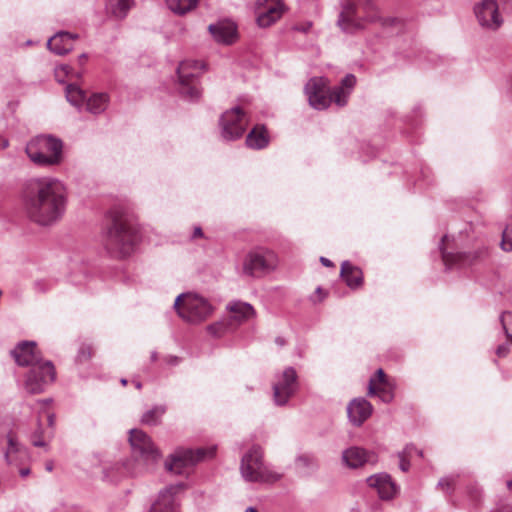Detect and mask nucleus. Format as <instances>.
<instances>
[{
	"label": "nucleus",
	"instance_id": "5701e85b",
	"mask_svg": "<svg viewBox=\"0 0 512 512\" xmlns=\"http://www.w3.org/2000/svg\"><path fill=\"white\" fill-rule=\"evenodd\" d=\"M208 30L219 43L232 44L237 38V27L231 21H220L210 24Z\"/></svg>",
	"mask_w": 512,
	"mask_h": 512
},
{
	"label": "nucleus",
	"instance_id": "37998d69",
	"mask_svg": "<svg viewBox=\"0 0 512 512\" xmlns=\"http://www.w3.org/2000/svg\"><path fill=\"white\" fill-rule=\"evenodd\" d=\"M371 379H375V385L377 383H379L381 385H386L387 384L386 375H385L383 369H381V368H379L376 371L375 376L372 377Z\"/></svg>",
	"mask_w": 512,
	"mask_h": 512
},
{
	"label": "nucleus",
	"instance_id": "338daca9",
	"mask_svg": "<svg viewBox=\"0 0 512 512\" xmlns=\"http://www.w3.org/2000/svg\"><path fill=\"white\" fill-rule=\"evenodd\" d=\"M121 383H122L123 385H126V384H127V380H126V379H122V380H121Z\"/></svg>",
	"mask_w": 512,
	"mask_h": 512
},
{
	"label": "nucleus",
	"instance_id": "f3484780",
	"mask_svg": "<svg viewBox=\"0 0 512 512\" xmlns=\"http://www.w3.org/2000/svg\"><path fill=\"white\" fill-rule=\"evenodd\" d=\"M284 12L282 0H257L255 4L256 21L260 27H269L279 20Z\"/></svg>",
	"mask_w": 512,
	"mask_h": 512
},
{
	"label": "nucleus",
	"instance_id": "39448f33",
	"mask_svg": "<svg viewBox=\"0 0 512 512\" xmlns=\"http://www.w3.org/2000/svg\"><path fill=\"white\" fill-rule=\"evenodd\" d=\"M342 10L337 24L346 33H355L367 23L379 19V12L373 0H342Z\"/></svg>",
	"mask_w": 512,
	"mask_h": 512
},
{
	"label": "nucleus",
	"instance_id": "cd10ccee",
	"mask_svg": "<svg viewBox=\"0 0 512 512\" xmlns=\"http://www.w3.org/2000/svg\"><path fill=\"white\" fill-rule=\"evenodd\" d=\"M7 449L5 451V460L9 465H17L19 459L26 456L25 449L19 444L14 433L7 434Z\"/></svg>",
	"mask_w": 512,
	"mask_h": 512
},
{
	"label": "nucleus",
	"instance_id": "f8f14e48",
	"mask_svg": "<svg viewBox=\"0 0 512 512\" xmlns=\"http://www.w3.org/2000/svg\"><path fill=\"white\" fill-rule=\"evenodd\" d=\"M220 135L225 141H234L241 138L246 130L248 119L240 107H233L225 111L220 118Z\"/></svg>",
	"mask_w": 512,
	"mask_h": 512
},
{
	"label": "nucleus",
	"instance_id": "aec40b11",
	"mask_svg": "<svg viewBox=\"0 0 512 512\" xmlns=\"http://www.w3.org/2000/svg\"><path fill=\"white\" fill-rule=\"evenodd\" d=\"M11 353L16 363L20 366L32 367L41 361L40 356L36 352V343L34 341H23L19 343Z\"/></svg>",
	"mask_w": 512,
	"mask_h": 512
},
{
	"label": "nucleus",
	"instance_id": "e2e57ef3",
	"mask_svg": "<svg viewBox=\"0 0 512 512\" xmlns=\"http://www.w3.org/2000/svg\"><path fill=\"white\" fill-rule=\"evenodd\" d=\"M507 488L512 490V480L507 481Z\"/></svg>",
	"mask_w": 512,
	"mask_h": 512
},
{
	"label": "nucleus",
	"instance_id": "a211bd4d",
	"mask_svg": "<svg viewBox=\"0 0 512 512\" xmlns=\"http://www.w3.org/2000/svg\"><path fill=\"white\" fill-rule=\"evenodd\" d=\"M183 487V484L171 485L160 491L157 500L152 504L149 512H180L175 494Z\"/></svg>",
	"mask_w": 512,
	"mask_h": 512
},
{
	"label": "nucleus",
	"instance_id": "f257e3e1",
	"mask_svg": "<svg viewBox=\"0 0 512 512\" xmlns=\"http://www.w3.org/2000/svg\"><path fill=\"white\" fill-rule=\"evenodd\" d=\"M22 206L27 217L40 226L59 222L68 202L67 190L62 181L45 176L29 179L22 190Z\"/></svg>",
	"mask_w": 512,
	"mask_h": 512
},
{
	"label": "nucleus",
	"instance_id": "f704fd0d",
	"mask_svg": "<svg viewBox=\"0 0 512 512\" xmlns=\"http://www.w3.org/2000/svg\"><path fill=\"white\" fill-rule=\"evenodd\" d=\"M413 453H415L417 456L422 457L423 451L419 450L414 445L410 444L407 445L403 451L398 453L399 457V467L403 472H407L410 468V462L409 458L412 457Z\"/></svg>",
	"mask_w": 512,
	"mask_h": 512
},
{
	"label": "nucleus",
	"instance_id": "de8ad7c7",
	"mask_svg": "<svg viewBox=\"0 0 512 512\" xmlns=\"http://www.w3.org/2000/svg\"><path fill=\"white\" fill-rule=\"evenodd\" d=\"M315 294L318 296V299H315L314 296L311 297L314 303L321 302L327 295L320 286L316 288Z\"/></svg>",
	"mask_w": 512,
	"mask_h": 512
},
{
	"label": "nucleus",
	"instance_id": "6e6d98bb",
	"mask_svg": "<svg viewBox=\"0 0 512 512\" xmlns=\"http://www.w3.org/2000/svg\"><path fill=\"white\" fill-rule=\"evenodd\" d=\"M275 342H276V344H277L278 346H280V347H282V346H284V345H285V340H284V338H282V337H277V338L275 339Z\"/></svg>",
	"mask_w": 512,
	"mask_h": 512
},
{
	"label": "nucleus",
	"instance_id": "4c0bfd02",
	"mask_svg": "<svg viewBox=\"0 0 512 512\" xmlns=\"http://www.w3.org/2000/svg\"><path fill=\"white\" fill-rule=\"evenodd\" d=\"M53 286V282L47 279H37L33 282V290L39 294L49 292Z\"/></svg>",
	"mask_w": 512,
	"mask_h": 512
},
{
	"label": "nucleus",
	"instance_id": "69168bd1",
	"mask_svg": "<svg viewBox=\"0 0 512 512\" xmlns=\"http://www.w3.org/2000/svg\"><path fill=\"white\" fill-rule=\"evenodd\" d=\"M141 386H142V385H141V383H140V382H137V383H136V388H137V389H140V388H141Z\"/></svg>",
	"mask_w": 512,
	"mask_h": 512
},
{
	"label": "nucleus",
	"instance_id": "49530a36",
	"mask_svg": "<svg viewBox=\"0 0 512 512\" xmlns=\"http://www.w3.org/2000/svg\"><path fill=\"white\" fill-rule=\"evenodd\" d=\"M438 486L441 487L443 490H449L452 486V479L448 477L442 478L438 482Z\"/></svg>",
	"mask_w": 512,
	"mask_h": 512
},
{
	"label": "nucleus",
	"instance_id": "a878e982",
	"mask_svg": "<svg viewBox=\"0 0 512 512\" xmlns=\"http://www.w3.org/2000/svg\"><path fill=\"white\" fill-rule=\"evenodd\" d=\"M340 276L351 289H356L362 285L363 273L361 269L352 265L349 261H344L341 264Z\"/></svg>",
	"mask_w": 512,
	"mask_h": 512
},
{
	"label": "nucleus",
	"instance_id": "e433bc0d",
	"mask_svg": "<svg viewBox=\"0 0 512 512\" xmlns=\"http://www.w3.org/2000/svg\"><path fill=\"white\" fill-rule=\"evenodd\" d=\"M231 329L232 324L229 320L215 322L207 326V331L214 337H221Z\"/></svg>",
	"mask_w": 512,
	"mask_h": 512
},
{
	"label": "nucleus",
	"instance_id": "4d7b16f0",
	"mask_svg": "<svg viewBox=\"0 0 512 512\" xmlns=\"http://www.w3.org/2000/svg\"><path fill=\"white\" fill-rule=\"evenodd\" d=\"M150 359L152 362L158 359V353L156 351L151 352Z\"/></svg>",
	"mask_w": 512,
	"mask_h": 512
},
{
	"label": "nucleus",
	"instance_id": "c03bdc74",
	"mask_svg": "<svg viewBox=\"0 0 512 512\" xmlns=\"http://www.w3.org/2000/svg\"><path fill=\"white\" fill-rule=\"evenodd\" d=\"M64 69L65 68H60L59 66H57L54 70L55 79L59 83H64L67 78Z\"/></svg>",
	"mask_w": 512,
	"mask_h": 512
},
{
	"label": "nucleus",
	"instance_id": "bb28decb",
	"mask_svg": "<svg viewBox=\"0 0 512 512\" xmlns=\"http://www.w3.org/2000/svg\"><path fill=\"white\" fill-rule=\"evenodd\" d=\"M318 468V460L313 454L302 453L295 458V469L300 476H311Z\"/></svg>",
	"mask_w": 512,
	"mask_h": 512
},
{
	"label": "nucleus",
	"instance_id": "dca6fc26",
	"mask_svg": "<svg viewBox=\"0 0 512 512\" xmlns=\"http://www.w3.org/2000/svg\"><path fill=\"white\" fill-rule=\"evenodd\" d=\"M449 238L448 235H444L440 243V251L442 255L443 263L447 270L452 268H464L472 266L482 260H484L488 254L486 248H479L474 252L469 253H448L443 247L445 241Z\"/></svg>",
	"mask_w": 512,
	"mask_h": 512
},
{
	"label": "nucleus",
	"instance_id": "72a5a7b5",
	"mask_svg": "<svg viewBox=\"0 0 512 512\" xmlns=\"http://www.w3.org/2000/svg\"><path fill=\"white\" fill-rule=\"evenodd\" d=\"M67 100L75 107L83 105L86 93L76 84H68L65 89Z\"/></svg>",
	"mask_w": 512,
	"mask_h": 512
},
{
	"label": "nucleus",
	"instance_id": "412c9836",
	"mask_svg": "<svg viewBox=\"0 0 512 512\" xmlns=\"http://www.w3.org/2000/svg\"><path fill=\"white\" fill-rule=\"evenodd\" d=\"M370 487L376 489L379 497L383 500H390L397 492V486L390 475L385 473L375 474L367 478Z\"/></svg>",
	"mask_w": 512,
	"mask_h": 512
},
{
	"label": "nucleus",
	"instance_id": "79ce46f5",
	"mask_svg": "<svg viewBox=\"0 0 512 512\" xmlns=\"http://www.w3.org/2000/svg\"><path fill=\"white\" fill-rule=\"evenodd\" d=\"M60 68H65L64 72L67 78L69 79H79L82 77L81 71H75L70 65L63 64L59 66Z\"/></svg>",
	"mask_w": 512,
	"mask_h": 512
},
{
	"label": "nucleus",
	"instance_id": "c9c22d12",
	"mask_svg": "<svg viewBox=\"0 0 512 512\" xmlns=\"http://www.w3.org/2000/svg\"><path fill=\"white\" fill-rule=\"evenodd\" d=\"M166 411L165 406L157 405L146 411L141 418V422L146 425H157L160 422L161 417Z\"/></svg>",
	"mask_w": 512,
	"mask_h": 512
},
{
	"label": "nucleus",
	"instance_id": "20e7f679",
	"mask_svg": "<svg viewBox=\"0 0 512 512\" xmlns=\"http://www.w3.org/2000/svg\"><path fill=\"white\" fill-rule=\"evenodd\" d=\"M132 459L125 463L127 472L132 476L153 471L161 454L151 438L142 430L131 429L129 432Z\"/></svg>",
	"mask_w": 512,
	"mask_h": 512
},
{
	"label": "nucleus",
	"instance_id": "864d4df0",
	"mask_svg": "<svg viewBox=\"0 0 512 512\" xmlns=\"http://www.w3.org/2000/svg\"><path fill=\"white\" fill-rule=\"evenodd\" d=\"M19 474L21 477H26L30 474V469L29 468H21L19 470Z\"/></svg>",
	"mask_w": 512,
	"mask_h": 512
},
{
	"label": "nucleus",
	"instance_id": "7ed1b4c3",
	"mask_svg": "<svg viewBox=\"0 0 512 512\" xmlns=\"http://www.w3.org/2000/svg\"><path fill=\"white\" fill-rule=\"evenodd\" d=\"M328 80L324 77H313L305 85L304 91L311 107L324 110L333 102L339 107L347 104L349 96L356 85V77L347 74L340 85L330 89Z\"/></svg>",
	"mask_w": 512,
	"mask_h": 512
},
{
	"label": "nucleus",
	"instance_id": "b1692460",
	"mask_svg": "<svg viewBox=\"0 0 512 512\" xmlns=\"http://www.w3.org/2000/svg\"><path fill=\"white\" fill-rule=\"evenodd\" d=\"M342 460L346 466L358 468L365 463L376 462V456L374 453L367 452L359 447H350L343 451Z\"/></svg>",
	"mask_w": 512,
	"mask_h": 512
},
{
	"label": "nucleus",
	"instance_id": "9b49d317",
	"mask_svg": "<svg viewBox=\"0 0 512 512\" xmlns=\"http://www.w3.org/2000/svg\"><path fill=\"white\" fill-rule=\"evenodd\" d=\"M215 454V448H179L165 462V468L174 474H184L186 469Z\"/></svg>",
	"mask_w": 512,
	"mask_h": 512
},
{
	"label": "nucleus",
	"instance_id": "0eeeda50",
	"mask_svg": "<svg viewBox=\"0 0 512 512\" xmlns=\"http://www.w3.org/2000/svg\"><path fill=\"white\" fill-rule=\"evenodd\" d=\"M240 472L245 481L265 482L278 481L282 475L272 471L263 461V451L260 446L254 445L246 452L240 464Z\"/></svg>",
	"mask_w": 512,
	"mask_h": 512
},
{
	"label": "nucleus",
	"instance_id": "2f4dec72",
	"mask_svg": "<svg viewBox=\"0 0 512 512\" xmlns=\"http://www.w3.org/2000/svg\"><path fill=\"white\" fill-rule=\"evenodd\" d=\"M168 8L177 15H184L193 10L198 0H165Z\"/></svg>",
	"mask_w": 512,
	"mask_h": 512
},
{
	"label": "nucleus",
	"instance_id": "7c9ffc66",
	"mask_svg": "<svg viewBox=\"0 0 512 512\" xmlns=\"http://www.w3.org/2000/svg\"><path fill=\"white\" fill-rule=\"evenodd\" d=\"M134 4V0H109L107 7L114 17L123 19L127 16Z\"/></svg>",
	"mask_w": 512,
	"mask_h": 512
},
{
	"label": "nucleus",
	"instance_id": "6e6552de",
	"mask_svg": "<svg viewBox=\"0 0 512 512\" xmlns=\"http://www.w3.org/2000/svg\"><path fill=\"white\" fill-rule=\"evenodd\" d=\"M174 308L178 315L190 324H199L213 313V306L196 293H183L176 297Z\"/></svg>",
	"mask_w": 512,
	"mask_h": 512
},
{
	"label": "nucleus",
	"instance_id": "1a4fd4ad",
	"mask_svg": "<svg viewBox=\"0 0 512 512\" xmlns=\"http://www.w3.org/2000/svg\"><path fill=\"white\" fill-rule=\"evenodd\" d=\"M278 263V256L273 250L255 247L244 256L242 274L251 278H262L273 272Z\"/></svg>",
	"mask_w": 512,
	"mask_h": 512
},
{
	"label": "nucleus",
	"instance_id": "a18cd8bd",
	"mask_svg": "<svg viewBox=\"0 0 512 512\" xmlns=\"http://www.w3.org/2000/svg\"><path fill=\"white\" fill-rule=\"evenodd\" d=\"M509 352V345L508 344H501L496 349V354L499 357H505Z\"/></svg>",
	"mask_w": 512,
	"mask_h": 512
},
{
	"label": "nucleus",
	"instance_id": "58836bf2",
	"mask_svg": "<svg viewBox=\"0 0 512 512\" xmlns=\"http://www.w3.org/2000/svg\"><path fill=\"white\" fill-rule=\"evenodd\" d=\"M92 354H93L92 347L88 344H82L78 350V353L76 356V362L84 363L91 358Z\"/></svg>",
	"mask_w": 512,
	"mask_h": 512
},
{
	"label": "nucleus",
	"instance_id": "f03ea898",
	"mask_svg": "<svg viewBox=\"0 0 512 512\" xmlns=\"http://www.w3.org/2000/svg\"><path fill=\"white\" fill-rule=\"evenodd\" d=\"M102 239L106 250L112 256L122 258L134 252L139 236L136 227L126 216L118 211H111L107 215Z\"/></svg>",
	"mask_w": 512,
	"mask_h": 512
},
{
	"label": "nucleus",
	"instance_id": "13d9d810",
	"mask_svg": "<svg viewBox=\"0 0 512 512\" xmlns=\"http://www.w3.org/2000/svg\"><path fill=\"white\" fill-rule=\"evenodd\" d=\"M471 494H472V497H473L474 499H477V498L479 497V495H480V492H479V490H478L477 488H475V489L473 490V492H471Z\"/></svg>",
	"mask_w": 512,
	"mask_h": 512
},
{
	"label": "nucleus",
	"instance_id": "052dcab7",
	"mask_svg": "<svg viewBox=\"0 0 512 512\" xmlns=\"http://www.w3.org/2000/svg\"><path fill=\"white\" fill-rule=\"evenodd\" d=\"M245 512H258L254 507H248Z\"/></svg>",
	"mask_w": 512,
	"mask_h": 512
},
{
	"label": "nucleus",
	"instance_id": "c85d7f7f",
	"mask_svg": "<svg viewBox=\"0 0 512 512\" xmlns=\"http://www.w3.org/2000/svg\"><path fill=\"white\" fill-rule=\"evenodd\" d=\"M269 135L264 126H255L246 137V145L255 150H261L268 146Z\"/></svg>",
	"mask_w": 512,
	"mask_h": 512
},
{
	"label": "nucleus",
	"instance_id": "a19ab883",
	"mask_svg": "<svg viewBox=\"0 0 512 512\" xmlns=\"http://www.w3.org/2000/svg\"><path fill=\"white\" fill-rule=\"evenodd\" d=\"M43 429L40 420L38 421V428L31 435V443L35 447H46L47 443L42 439Z\"/></svg>",
	"mask_w": 512,
	"mask_h": 512
},
{
	"label": "nucleus",
	"instance_id": "4468645a",
	"mask_svg": "<svg viewBox=\"0 0 512 512\" xmlns=\"http://www.w3.org/2000/svg\"><path fill=\"white\" fill-rule=\"evenodd\" d=\"M55 367L51 361H39L29 370L25 389L31 394H39L44 391L47 384L55 380Z\"/></svg>",
	"mask_w": 512,
	"mask_h": 512
},
{
	"label": "nucleus",
	"instance_id": "9d476101",
	"mask_svg": "<svg viewBox=\"0 0 512 512\" xmlns=\"http://www.w3.org/2000/svg\"><path fill=\"white\" fill-rule=\"evenodd\" d=\"M205 65L197 60L182 61L177 68L179 92L188 101H196L201 96L198 79Z\"/></svg>",
	"mask_w": 512,
	"mask_h": 512
},
{
	"label": "nucleus",
	"instance_id": "bf43d9fd",
	"mask_svg": "<svg viewBox=\"0 0 512 512\" xmlns=\"http://www.w3.org/2000/svg\"><path fill=\"white\" fill-rule=\"evenodd\" d=\"M310 27H311V24H307L306 26H303L302 28H297V29L301 30L303 32H307Z\"/></svg>",
	"mask_w": 512,
	"mask_h": 512
},
{
	"label": "nucleus",
	"instance_id": "5fc2aeb1",
	"mask_svg": "<svg viewBox=\"0 0 512 512\" xmlns=\"http://www.w3.org/2000/svg\"><path fill=\"white\" fill-rule=\"evenodd\" d=\"M88 56L86 53H83L81 54L79 57H78V62L80 65H83L85 63V61L87 60Z\"/></svg>",
	"mask_w": 512,
	"mask_h": 512
},
{
	"label": "nucleus",
	"instance_id": "680f3d73",
	"mask_svg": "<svg viewBox=\"0 0 512 512\" xmlns=\"http://www.w3.org/2000/svg\"><path fill=\"white\" fill-rule=\"evenodd\" d=\"M46 469H47L48 471H52V469H53V464H52V463H48V464H46Z\"/></svg>",
	"mask_w": 512,
	"mask_h": 512
},
{
	"label": "nucleus",
	"instance_id": "774afa93",
	"mask_svg": "<svg viewBox=\"0 0 512 512\" xmlns=\"http://www.w3.org/2000/svg\"><path fill=\"white\" fill-rule=\"evenodd\" d=\"M509 228L511 229V232H512V226H511V227H509Z\"/></svg>",
	"mask_w": 512,
	"mask_h": 512
},
{
	"label": "nucleus",
	"instance_id": "0e129e2a",
	"mask_svg": "<svg viewBox=\"0 0 512 512\" xmlns=\"http://www.w3.org/2000/svg\"><path fill=\"white\" fill-rule=\"evenodd\" d=\"M48 420H49V424H50V425H52V424H53V416H52V415H50V416L48 417Z\"/></svg>",
	"mask_w": 512,
	"mask_h": 512
},
{
	"label": "nucleus",
	"instance_id": "393cba45",
	"mask_svg": "<svg viewBox=\"0 0 512 512\" xmlns=\"http://www.w3.org/2000/svg\"><path fill=\"white\" fill-rule=\"evenodd\" d=\"M227 310L231 312L233 315L230 318V322L232 326L239 325L250 318H252L255 314L254 308L252 305L242 301H232L227 305Z\"/></svg>",
	"mask_w": 512,
	"mask_h": 512
},
{
	"label": "nucleus",
	"instance_id": "2eb2a0df",
	"mask_svg": "<svg viewBox=\"0 0 512 512\" xmlns=\"http://www.w3.org/2000/svg\"><path fill=\"white\" fill-rule=\"evenodd\" d=\"M478 24L487 30L496 31L503 24V16L496 0H481L473 7Z\"/></svg>",
	"mask_w": 512,
	"mask_h": 512
},
{
	"label": "nucleus",
	"instance_id": "423d86ee",
	"mask_svg": "<svg viewBox=\"0 0 512 512\" xmlns=\"http://www.w3.org/2000/svg\"><path fill=\"white\" fill-rule=\"evenodd\" d=\"M25 152L37 166H56L63 160V142L53 135H39L27 143Z\"/></svg>",
	"mask_w": 512,
	"mask_h": 512
},
{
	"label": "nucleus",
	"instance_id": "ddd939ff",
	"mask_svg": "<svg viewBox=\"0 0 512 512\" xmlns=\"http://www.w3.org/2000/svg\"><path fill=\"white\" fill-rule=\"evenodd\" d=\"M297 373L293 367H286L275 376L273 383V401L277 406H285L298 388Z\"/></svg>",
	"mask_w": 512,
	"mask_h": 512
},
{
	"label": "nucleus",
	"instance_id": "09e8293b",
	"mask_svg": "<svg viewBox=\"0 0 512 512\" xmlns=\"http://www.w3.org/2000/svg\"><path fill=\"white\" fill-rule=\"evenodd\" d=\"M167 364L176 366L180 363L181 359L178 356L169 355L165 358Z\"/></svg>",
	"mask_w": 512,
	"mask_h": 512
},
{
	"label": "nucleus",
	"instance_id": "4be33fe9",
	"mask_svg": "<svg viewBox=\"0 0 512 512\" xmlns=\"http://www.w3.org/2000/svg\"><path fill=\"white\" fill-rule=\"evenodd\" d=\"M77 39V34L59 31L48 40L47 47L57 55H65L73 50V43Z\"/></svg>",
	"mask_w": 512,
	"mask_h": 512
},
{
	"label": "nucleus",
	"instance_id": "603ef678",
	"mask_svg": "<svg viewBox=\"0 0 512 512\" xmlns=\"http://www.w3.org/2000/svg\"><path fill=\"white\" fill-rule=\"evenodd\" d=\"M8 145V140L0 136V149H5L8 147Z\"/></svg>",
	"mask_w": 512,
	"mask_h": 512
},
{
	"label": "nucleus",
	"instance_id": "473e14b6",
	"mask_svg": "<svg viewBox=\"0 0 512 512\" xmlns=\"http://www.w3.org/2000/svg\"><path fill=\"white\" fill-rule=\"evenodd\" d=\"M368 395H378L379 398L385 403H390L394 398L391 385L387 383L386 385H382L381 387L377 388L375 387V379H370L369 381Z\"/></svg>",
	"mask_w": 512,
	"mask_h": 512
},
{
	"label": "nucleus",
	"instance_id": "6ab92c4d",
	"mask_svg": "<svg viewBox=\"0 0 512 512\" xmlns=\"http://www.w3.org/2000/svg\"><path fill=\"white\" fill-rule=\"evenodd\" d=\"M372 411L371 403L363 397L355 398L347 405L348 419L357 427L361 426L371 416Z\"/></svg>",
	"mask_w": 512,
	"mask_h": 512
},
{
	"label": "nucleus",
	"instance_id": "8fccbe9b",
	"mask_svg": "<svg viewBox=\"0 0 512 512\" xmlns=\"http://www.w3.org/2000/svg\"><path fill=\"white\" fill-rule=\"evenodd\" d=\"M320 262L325 267H334L333 262L331 260H329L328 258H326V257H323V256L320 257Z\"/></svg>",
	"mask_w": 512,
	"mask_h": 512
},
{
	"label": "nucleus",
	"instance_id": "3c124183",
	"mask_svg": "<svg viewBox=\"0 0 512 512\" xmlns=\"http://www.w3.org/2000/svg\"><path fill=\"white\" fill-rule=\"evenodd\" d=\"M202 236H203V232H202L201 227H199V226L195 227L192 237L196 238V237H202Z\"/></svg>",
	"mask_w": 512,
	"mask_h": 512
},
{
	"label": "nucleus",
	"instance_id": "ea45409f",
	"mask_svg": "<svg viewBox=\"0 0 512 512\" xmlns=\"http://www.w3.org/2000/svg\"><path fill=\"white\" fill-rule=\"evenodd\" d=\"M512 232L509 227H506L502 233V241L500 243V247L505 252L512 251Z\"/></svg>",
	"mask_w": 512,
	"mask_h": 512
},
{
	"label": "nucleus",
	"instance_id": "c756f323",
	"mask_svg": "<svg viewBox=\"0 0 512 512\" xmlns=\"http://www.w3.org/2000/svg\"><path fill=\"white\" fill-rule=\"evenodd\" d=\"M109 96L107 93L99 92L92 94L86 101V109L92 114H101L108 106Z\"/></svg>",
	"mask_w": 512,
	"mask_h": 512
}]
</instances>
